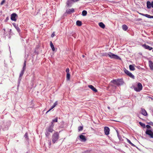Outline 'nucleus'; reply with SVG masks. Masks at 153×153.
I'll return each mask as SVG.
<instances>
[{
    "mask_svg": "<svg viewBox=\"0 0 153 153\" xmlns=\"http://www.w3.org/2000/svg\"><path fill=\"white\" fill-rule=\"evenodd\" d=\"M83 57H84V55H83Z\"/></svg>",
    "mask_w": 153,
    "mask_h": 153,
    "instance_id": "46",
    "label": "nucleus"
},
{
    "mask_svg": "<svg viewBox=\"0 0 153 153\" xmlns=\"http://www.w3.org/2000/svg\"><path fill=\"white\" fill-rule=\"evenodd\" d=\"M147 7L148 9H150L152 7L153 8V1L150 2L149 1H148L147 2Z\"/></svg>",
    "mask_w": 153,
    "mask_h": 153,
    "instance_id": "9",
    "label": "nucleus"
},
{
    "mask_svg": "<svg viewBox=\"0 0 153 153\" xmlns=\"http://www.w3.org/2000/svg\"><path fill=\"white\" fill-rule=\"evenodd\" d=\"M146 126L148 128H151V126L149 125H146Z\"/></svg>",
    "mask_w": 153,
    "mask_h": 153,
    "instance_id": "40",
    "label": "nucleus"
},
{
    "mask_svg": "<svg viewBox=\"0 0 153 153\" xmlns=\"http://www.w3.org/2000/svg\"><path fill=\"white\" fill-rule=\"evenodd\" d=\"M141 113L144 116H146L148 115L147 112L144 108H141Z\"/></svg>",
    "mask_w": 153,
    "mask_h": 153,
    "instance_id": "14",
    "label": "nucleus"
},
{
    "mask_svg": "<svg viewBox=\"0 0 153 153\" xmlns=\"http://www.w3.org/2000/svg\"><path fill=\"white\" fill-rule=\"evenodd\" d=\"M83 126H79L78 127V130L79 131H80L83 130Z\"/></svg>",
    "mask_w": 153,
    "mask_h": 153,
    "instance_id": "35",
    "label": "nucleus"
},
{
    "mask_svg": "<svg viewBox=\"0 0 153 153\" xmlns=\"http://www.w3.org/2000/svg\"><path fill=\"white\" fill-rule=\"evenodd\" d=\"M58 121V118L57 117H56L54 119H53L52 120L51 122V124H53V123L54 122H57Z\"/></svg>",
    "mask_w": 153,
    "mask_h": 153,
    "instance_id": "30",
    "label": "nucleus"
},
{
    "mask_svg": "<svg viewBox=\"0 0 153 153\" xmlns=\"http://www.w3.org/2000/svg\"><path fill=\"white\" fill-rule=\"evenodd\" d=\"M142 46L145 49H148L149 50H151L152 49V47L146 45V44L143 45Z\"/></svg>",
    "mask_w": 153,
    "mask_h": 153,
    "instance_id": "11",
    "label": "nucleus"
},
{
    "mask_svg": "<svg viewBox=\"0 0 153 153\" xmlns=\"http://www.w3.org/2000/svg\"><path fill=\"white\" fill-rule=\"evenodd\" d=\"M50 133L51 132H49L48 131L45 130V134L46 136L47 137H49L50 135Z\"/></svg>",
    "mask_w": 153,
    "mask_h": 153,
    "instance_id": "28",
    "label": "nucleus"
},
{
    "mask_svg": "<svg viewBox=\"0 0 153 153\" xmlns=\"http://www.w3.org/2000/svg\"><path fill=\"white\" fill-rule=\"evenodd\" d=\"M26 61L25 60L24 64L23 67L22 68V71H25V70L26 69Z\"/></svg>",
    "mask_w": 153,
    "mask_h": 153,
    "instance_id": "29",
    "label": "nucleus"
},
{
    "mask_svg": "<svg viewBox=\"0 0 153 153\" xmlns=\"http://www.w3.org/2000/svg\"><path fill=\"white\" fill-rule=\"evenodd\" d=\"M129 69L131 71H134L135 70V68H134V66L132 65H129Z\"/></svg>",
    "mask_w": 153,
    "mask_h": 153,
    "instance_id": "25",
    "label": "nucleus"
},
{
    "mask_svg": "<svg viewBox=\"0 0 153 153\" xmlns=\"http://www.w3.org/2000/svg\"><path fill=\"white\" fill-rule=\"evenodd\" d=\"M59 134L58 132H56L53 134L52 136V142L53 143H56L59 139Z\"/></svg>",
    "mask_w": 153,
    "mask_h": 153,
    "instance_id": "1",
    "label": "nucleus"
},
{
    "mask_svg": "<svg viewBox=\"0 0 153 153\" xmlns=\"http://www.w3.org/2000/svg\"><path fill=\"white\" fill-rule=\"evenodd\" d=\"M108 108L109 109H110V107H108Z\"/></svg>",
    "mask_w": 153,
    "mask_h": 153,
    "instance_id": "45",
    "label": "nucleus"
},
{
    "mask_svg": "<svg viewBox=\"0 0 153 153\" xmlns=\"http://www.w3.org/2000/svg\"><path fill=\"white\" fill-rule=\"evenodd\" d=\"M87 14V12L86 10H84L82 12V15L83 16H85Z\"/></svg>",
    "mask_w": 153,
    "mask_h": 153,
    "instance_id": "32",
    "label": "nucleus"
},
{
    "mask_svg": "<svg viewBox=\"0 0 153 153\" xmlns=\"http://www.w3.org/2000/svg\"><path fill=\"white\" fill-rule=\"evenodd\" d=\"M139 124L141 126H142L143 128H145L146 125L144 123H142L141 122H139Z\"/></svg>",
    "mask_w": 153,
    "mask_h": 153,
    "instance_id": "31",
    "label": "nucleus"
},
{
    "mask_svg": "<svg viewBox=\"0 0 153 153\" xmlns=\"http://www.w3.org/2000/svg\"><path fill=\"white\" fill-rule=\"evenodd\" d=\"M51 110V108H50L48 111H47L46 112V114H47L48 113V112H49Z\"/></svg>",
    "mask_w": 153,
    "mask_h": 153,
    "instance_id": "43",
    "label": "nucleus"
},
{
    "mask_svg": "<svg viewBox=\"0 0 153 153\" xmlns=\"http://www.w3.org/2000/svg\"><path fill=\"white\" fill-rule=\"evenodd\" d=\"M74 3L71 0H68L66 2V5L68 7H71L72 4Z\"/></svg>",
    "mask_w": 153,
    "mask_h": 153,
    "instance_id": "12",
    "label": "nucleus"
},
{
    "mask_svg": "<svg viewBox=\"0 0 153 153\" xmlns=\"http://www.w3.org/2000/svg\"><path fill=\"white\" fill-rule=\"evenodd\" d=\"M57 101H56L54 103V104H53V105L51 106V110L52 109H53L54 107H55L57 105Z\"/></svg>",
    "mask_w": 153,
    "mask_h": 153,
    "instance_id": "27",
    "label": "nucleus"
},
{
    "mask_svg": "<svg viewBox=\"0 0 153 153\" xmlns=\"http://www.w3.org/2000/svg\"><path fill=\"white\" fill-rule=\"evenodd\" d=\"M74 8H72L70 9H68L66 10V12L68 14H70L74 12Z\"/></svg>",
    "mask_w": 153,
    "mask_h": 153,
    "instance_id": "18",
    "label": "nucleus"
},
{
    "mask_svg": "<svg viewBox=\"0 0 153 153\" xmlns=\"http://www.w3.org/2000/svg\"><path fill=\"white\" fill-rule=\"evenodd\" d=\"M99 25L101 28H104L105 27V25L102 22H100L99 23Z\"/></svg>",
    "mask_w": 153,
    "mask_h": 153,
    "instance_id": "21",
    "label": "nucleus"
},
{
    "mask_svg": "<svg viewBox=\"0 0 153 153\" xmlns=\"http://www.w3.org/2000/svg\"><path fill=\"white\" fill-rule=\"evenodd\" d=\"M54 126V124H51L48 127L46 128L45 130L49 132L52 133L54 131L53 128Z\"/></svg>",
    "mask_w": 153,
    "mask_h": 153,
    "instance_id": "6",
    "label": "nucleus"
},
{
    "mask_svg": "<svg viewBox=\"0 0 153 153\" xmlns=\"http://www.w3.org/2000/svg\"><path fill=\"white\" fill-rule=\"evenodd\" d=\"M76 25L79 26H81L82 25V22L79 20H78L76 22Z\"/></svg>",
    "mask_w": 153,
    "mask_h": 153,
    "instance_id": "24",
    "label": "nucleus"
},
{
    "mask_svg": "<svg viewBox=\"0 0 153 153\" xmlns=\"http://www.w3.org/2000/svg\"><path fill=\"white\" fill-rule=\"evenodd\" d=\"M55 36V34L54 33H53L51 35V37H53Z\"/></svg>",
    "mask_w": 153,
    "mask_h": 153,
    "instance_id": "42",
    "label": "nucleus"
},
{
    "mask_svg": "<svg viewBox=\"0 0 153 153\" xmlns=\"http://www.w3.org/2000/svg\"><path fill=\"white\" fill-rule=\"evenodd\" d=\"M152 51H153V50H152Z\"/></svg>",
    "mask_w": 153,
    "mask_h": 153,
    "instance_id": "47",
    "label": "nucleus"
},
{
    "mask_svg": "<svg viewBox=\"0 0 153 153\" xmlns=\"http://www.w3.org/2000/svg\"><path fill=\"white\" fill-rule=\"evenodd\" d=\"M104 131L105 134L106 135H108L109 134V128L108 127H104Z\"/></svg>",
    "mask_w": 153,
    "mask_h": 153,
    "instance_id": "10",
    "label": "nucleus"
},
{
    "mask_svg": "<svg viewBox=\"0 0 153 153\" xmlns=\"http://www.w3.org/2000/svg\"><path fill=\"white\" fill-rule=\"evenodd\" d=\"M148 123L150 125L152 126H153V123L152 122H150L149 123Z\"/></svg>",
    "mask_w": 153,
    "mask_h": 153,
    "instance_id": "38",
    "label": "nucleus"
},
{
    "mask_svg": "<svg viewBox=\"0 0 153 153\" xmlns=\"http://www.w3.org/2000/svg\"><path fill=\"white\" fill-rule=\"evenodd\" d=\"M24 137H25V138H27V137L28 136H27V133H26L25 134V136H24Z\"/></svg>",
    "mask_w": 153,
    "mask_h": 153,
    "instance_id": "41",
    "label": "nucleus"
},
{
    "mask_svg": "<svg viewBox=\"0 0 153 153\" xmlns=\"http://www.w3.org/2000/svg\"><path fill=\"white\" fill-rule=\"evenodd\" d=\"M146 134L149 135L150 137L153 138V132L151 130L147 129L146 131Z\"/></svg>",
    "mask_w": 153,
    "mask_h": 153,
    "instance_id": "7",
    "label": "nucleus"
},
{
    "mask_svg": "<svg viewBox=\"0 0 153 153\" xmlns=\"http://www.w3.org/2000/svg\"><path fill=\"white\" fill-rule=\"evenodd\" d=\"M138 13L141 15L145 16L149 18H153V16H150L148 14H144L143 13Z\"/></svg>",
    "mask_w": 153,
    "mask_h": 153,
    "instance_id": "13",
    "label": "nucleus"
},
{
    "mask_svg": "<svg viewBox=\"0 0 153 153\" xmlns=\"http://www.w3.org/2000/svg\"><path fill=\"white\" fill-rule=\"evenodd\" d=\"M122 29L125 31H126L128 29V27L127 25H124L122 26Z\"/></svg>",
    "mask_w": 153,
    "mask_h": 153,
    "instance_id": "23",
    "label": "nucleus"
},
{
    "mask_svg": "<svg viewBox=\"0 0 153 153\" xmlns=\"http://www.w3.org/2000/svg\"><path fill=\"white\" fill-rule=\"evenodd\" d=\"M148 63L150 69L153 70V62L151 60H149Z\"/></svg>",
    "mask_w": 153,
    "mask_h": 153,
    "instance_id": "16",
    "label": "nucleus"
},
{
    "mask_svg": "<svg viewBox=\"0 0 153 153\" xmlns=\"http://www.w3.org/2000/svg\"><path fill=\"white\" fill-rule=\"evenodd\" d=\"M48 141V144L49 146V147L50 148V146H51V141L50 140H49Z\"/></svg>",
    "mask_w": 153,
    "mask_h": 153,
    "instance_id": "37",
    "label": "nucleus"
},
{
    "mask_svg": "<svg viewBox=\"0 0 153 153\" xmlns=\"http://www.w3.org/2000/svg\"><path fill=\"white\" fill-rule=\"evenodd\" d=\"M6 19L7 20L8 19V17H7V18H6Z\"/></svg>",
    "mask_w": 153,
    "mask_h": 153,
    "instance_id": "44",
    "label": "nucleus"
},
{
    "mask_svg": "<svg viewBox=\"0 0 153 153\" xmlns=\"http://www.w3.org/2000/svg\"><path fill=\"white\" fill-rule=\"evenodd\" d=\"M50 45L51 47L52 51H55V48H54V45L51 41L50 42Z\"/></svg>",
    "mask_w": 153,
    "mask_h": 153,
    "instance_id": "26",
    "label": "nucleus"
},
{
    "mask_svg": "<svg viewBox=\"0 0 153 153\" xmlns=\"http://www.w3.org/2000/svg\"><path fill=\"white\" fill-rule=\"evenodd\" d=\"M88 87L95 92H97V90L92 85H89Z\"/></svg>",
    "mask_w": 153,
    "mask_h": 153,
    "instance_id": "17",
    "label": "nucleus"
},
{
    "mask_svg": "<svg viewBox=\"0 0 153 153\" xmlns=\"http://www.w3.org/2000/svg\"><path fill=\"white\" fill-rule=\"evenodd\" d=\"M24 71H22L21 72V73L20 74L19 76L18 79V82L19 83H20V81L22 79V77L23 75L24 74Z\"/></svg>",
    "mask_w": 153,
    "mask_h": 153,
    "instance_id": "20",
    "label": "nucleus"
},
{
    "mask_svg": "<svg viewBox=\"0 0 153 153\" xmlns=\"http://www.w3.org/2000/svg\"><path fill=\"white\" fill-rule=\"evenodd\" d=\"M143 88L142 85L140 82H139L137 83V87H134V90L137 92H140L141 91Z\"/></svg>",
    "mask_w": 153,
    "mask_h": 153,
    "instance_id": "4",
    "label": "nucleus"
},
{
    "mask_svg": "<svg viewBox=\"0 0 153 153\" xmlns=\"http://www.w3.org/2000/svg\"><path fill=\"white\" fill-rule=\"evenodd\" d=\"M5 0H3L0 3V4L1 5H2L5 2Z\"/></svg>",
    "mask_w": 153,
    "mask_h": 153,
    "instance_id": "36",
    "label": "nucleus"
},
{
    "mask_svg": "<svg viewBox=\"0 0 153 153\" xmlns=\"http://www.w3.org/2000/svg\"><path fill=\"white\" fill-rule=\"evenodd\" d=\"M70 74L69 73H67L66 78L68 80H69L70 79Z\"/></svg>",
    "mask_w": 153,
    "mask_h": 153,
    "instance_id": "33",
    "label": "nucleus"
},
{
    "mask_svg": "<svg viewBox=\"0 0 153 153\" xmlns=\"http://www.w3.org/2000/svg\"><path fill=\"white\" fill-rule=\"evenodd\" d=\"M111 82L117 85H122L123 83V79H113L111 81Z\"/></svg>",
    "mask_w": 153,
    "mask_h": 153,
    "instance_id": "2",
    "label": "nucleus"
},
{
    "mask_svg": "<svg viewBox=\"0 0 153 153\" xmlns=\"http://www.w3.org/2000/svg\"><path fill=\"white\" fill-rule=\"evenodd\" d=\"M17 15L15 13H13L11 15V19L12 21H16L17 20L16 17H17Z\"/></svg>",
    "mask_w": 153,
    "mask_h": 153,
    "instance_id": "8",
    "label": "nucleus"
},
{
    "mask_svg": "<svg viewBox=\"0 0 153 153\" xmlns=\"http://www.w3.org/2000/svg\"><path fill=\"white\" fill-rule=\"evenodd\" d=\"M126 140H127V141L128 143L129 144H131L133 146L136 147L135 145H134V144H133V143H132L131 142L130 140H129L127 138H126Z\"/></svg>",
    "mask_w": 153,
    "mask_h": 153,
    "instance_id": "22",
    "label": "nucleus"
},
{
    "mask_svg": "<svg viewBox=\"0 0 153 153\" xmlns=\"http://www.w3.org/2000/svg\"><path fill=\"white\" fill-rule=\"evenodd\" d=\"M66 72L67 73H69V69L68 68H67L66 70Z\"/></svg>",
    "mask_w": 153,
    "mask_h": 153,
    "instance_id": "39",
    "label": "nucleus"
},
{
    "mask_svg": "<svg viewBox=\"0 0 153 153\" xmlns=\"http://www.w3.org/2000/svg\"><path fill=\"white\" fill-rule=\"evenodd\" d=\"M111 59H121L119 56L111 52H109L107 54Z\"/></svg>",
    "mask_w": 153,
    "mask_h": 153,
    "instance_id": "3",
    "label": "nucleus"
},
{
    "mask_svg": "<svg viewBox=\"0 0 153 153\" xmlns=\"http://www.w3.org/2000/svg\"><path fill=\"white\" fill-rule=\"evenodd\" d=\"M117 137H118L119 139V140H121L122 139L121 137L119 135L118 132L117 131Z\"/></svg>",
    "mask_w": 153,
    "mask_h": 153,
    "instance_id": "34",
    "label": "nucleus"
},
{
    "mask_svg": "<svg viewBox=\"0 0 153 153\" xmlns=\"http://www.w3.org/2000/svg\"><path fill=\"white\" fill-rule=\"evenodd\" d=\"M79 138L81 139V141L82 142H85L86 140V139L85 136L81 135L79 136Z\"/></svg>",
    "mask_w": 153,
    "mask_h": 153,
    "instance_id": "15",
    "label": "nucleus"
},
{
    "mask_svg": "<svg viewBox=\"0 0 153 153\" xmlns=\"http://www.w3.org/2000/svg\"><path fill=\"white\" fill-rule=\"evenodd\" d=\"M13 25L14 26V27L16 28L17 31L19 32H20V29L19 28V27L18 26V25L16 24V23H13Z\"/></svg>",
    "mask_w": 153,
    "mask_h": 153,
    "instance_id": "19",
    "label": "nucleus"
},
{
    "mask_svg": "<svg viewBox=\"0 0 153 153\" xmlns=\"http://www.w3.org/2000/svg\"><path fill=\"white\" fill-rule=\"evenodd\" d=\"M124 71L125 73L128 76H129L131 78L133 79H134V76L128 70H126V68H124Z\"/></svg>",
    "mask_w": 153,
    "mask_h": 153,
    "instance_id": "5",
    "label": "nucleus"
}]
</instances>
